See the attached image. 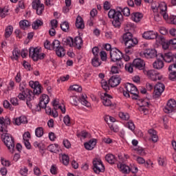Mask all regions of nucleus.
<instances>
[{
	"mask_svg": "<svg viewBox=\"0 0 176 176\" xmlns=\"http://www.w3.org/2000/svg\"><path fill=\"white\" fill-rule=\"evenodd\" d=\"M151 9L154 13H160L168 24L176 25V16L170 15L168 16V14L167 13V4H166L164 1L160 3L153 2L151 4Z\"/></svg>",
	"mask_w": 176,
	"mask_h": 176,
	"instance_id": "obj_1",
	"label": "nucleus"
},
{
	"mask_svg": "<svg viewBox=\"0 0 176 176\" xmlns=\"http://www.w3.org/2000/svg\"><path fill=\"white\" fill-rule=\"evenodd\" d=\"M124 88L126 91H129L130 94H131L132 100H141L140 111L143 112L144 115H147L148 108H149V105H151V104L146 100L140 99V96H138V89H137V87L133 85L132 83L127 82L125 85Z\"/></svg>",
	"mask_w": 176,
	"mask_h": 176,
	"instance_id": "obj_2",
	"label": "nucleus"
},
{
	"mask_svg": "<svg viewBox=\"0 0 176 176\" xmlns=\"http://www.w3.org/2000/svg\"><path fill=\"white\" fill-rule=\"evenodd\" d=\"M19 94L18 98L24 101L26 100V104L28 108H32V101H34V94L32 91L27 88V82L23 80L19 84Z\"/></svg>",
	"mask_w": 176,
	"mask_h": 176,
	"instance_id": "obj_3",
	"label": "nucleus"
},
{
	"mask_svg": "<svg viewBox=\"0 0 176 176\" xmlns=\"http://www.w3.org/2000/svg\"><path fill=\"white\" fill-rule=\"evenodd\" d=\"M108 17L109 19H113L112 25L113 27L120 28L122 21H123V14H122V12L111 9L108 12Z\"/></svg>",
	"mask_w": 176,
	"mask_h": 176,
	"instance_id": "obj_4",
	"label": "nucleus"
},
{
	"mask_svg": "<svg viewBox=\"0 0 176 176\" xmlns=\"http://www.w3.org/2000/svg\"><path fill=\"white\" fill-rule=\"evenodd\" d=\"M160 56L166 63H173V65L169 66L168 70L176 74V54H173L172 52H167L164 55L161 54Z\"/></svg>",
	"mask_w": 176,
	"mask_h": 176,
	"instance_id": "obj_5",
	"label": "nucleus"
},
{
	"mask_svg": "<svg viewBox=\"0 0 176 176\" xmlns=\"http://www.w3.org/2000/svg\"><path fill=\"white\" fill-rule=\"evenodd\" d=\"M1 139L7 146L8 151H10L11 153H14V139L12 135L3 132L1 134Z\"/></svg>",
	"mask_w": 176,
	"mask_h": 176,
	"instance_id": "obj_6",
	"label": "nucleus"
},
{
	"mask_svg": "<svg viewBox=\"0 0 176 176\" xmlns=\"http://www.w3.org/2000/svg\"><path fill=\"white\" fill-rule=\"evenodd\" d=\"M41 48L30 47L29 49V56L34 61L43 60L46 56L45 53L41 52Z\"/></svg>",
	"mask_w": 176,
	"mask_h": 176,
	"instance_id": "obj_7",
	"label": "nucleus"
},
{
	"mask_svg": "<svg viewBox=\"0 0 176 176\" xmlns=\"http://www.w3.org/2000/svg\"><path fill=\"white\" fill-rule=\"evenodd\" d=\"M87 98V96L85 94H82L80 98L76 96H72L71 103L72 105L78 107V103L80 102L82 105H85V107H90V103L87 102V100H86Z\"/></svg>",
	"mask_w": 176,
	"mask_h": 176,
	"instance_id": "obj_8",
	"label": "nucleus"
},
{
	"mask_svg": "<svg viewBox=\"0 0 176 176\" xmlns=\"http://www.w3.org/2000/svg\"><path fill=\"white\" fill-rule=\"evenodd\" d=\"M93 170L95 174H100V173H104L105 171V166L100 159L95 158L93 160Z\"/></svg>",
	"mask_w": 176,
	"mask_h": 176,
	"instance_id": "obj_9",
	"label": "nucleus"
},
{
	"mask_svg": "<svg viewBox=\"0 0 176 176\" xmlns=\"http://www.w3.org/2000/svg\"><path fill=\"white\" fill-rule=\"evenodd\" d=\"M29 86L32 89H34L32 94L34 100H35V98H36V96H39V94L42 93V86L41 85V84H39V82H35L33 80L29 82Z\"/></svg>",
	"mask_w": 176,
	"mask_h": 176,
	"instance_id": "obj_10",
	"label": "nucleus"
},
{
	"mask_svg": "<svg viewBox=\"0 0 176 176\" xmlns=\"http://www.w3.org/2000/svg\"><path fill=\"white\" fill-rule=\"evenodd\" d=\"M123 57V54L119 50L116 48H112L110 51V58L111 61L113 63H118L122 61V58Z\"/></svg>",
	"mask_w": 176,
	"mask_h": 176,
	"instance_id": "obj_11",
	"label": "nucleus"
},
{
	"mask_svg": "<svg viewBox=\"0 0 176 176\" xmlns=\"http://www.w3.org/2000/svg\"><path fill=\"white\" fill-rule=\"evenodd\" d=\"M32 7L36 10L38 16H41L43 10H45V5L41 3V0H34L32 3Z\"/></svg>",
	"mask_w": 176,
	"mask_h": 176,
	"instance_id": "obj_12",
	"label": "nucleus"
},
{
	"mask_svg": "<svg viewBox=\"0 0 176 176\" xmlns=\"http://www.w3.org/2000/svg\"><path fill=\"white\" fill-rule=\"evenodd\" d=\"M140 56L143 58H154L157 56V52L155 49H147L141 52Z\"/></svg>",
	"mask_w": 176,
	"mask_h": 176,
	"instance_id": "obj_13",
	"label": "nucleus"
},
{
	"mask_svg": "<svg viewBox=\"0 0 176 176\" xmlns=\"http://www.w3.org/2000/svg\"><path fill=\"white\" fill-rule=\"evenodd\" d=\"M49 101H50V98H49V96L46 94H43L40 97V102L38 103V107L36 109V111H41V109H46L47 104H49Z\"/></svg>",
	"mask_w": 176,
	"mask_h": 176,
	"instance_id": "obj_14",
	"label": "nucleus"
},
{
	"mask_svg": "<svg viewBox=\"0 0 176 176\" xmlns=\"http://www.w3.org/2000/svg\"><path fill=\"white\" fill-rule=\"evenodd\" d=\"M147 75L151 80H163V76L156 70H149L147 72Z\"/></svg>",
	"mask_w": 176,
	"mask_h": 176,
	"instance_id": "obj_15",
	"label": "nucleus"
},
{
	"mask_svg": "<svg viewBox=\"0 0 176 176\" xmlns=\"http://www.w3.org/2000/svg\"><path fill=\"white\" fill-rule=\"evenodd\" d=\"M10 124V119L9 118H3L0 117V131L1 133H6V129L8 126Z\"/></svg>",
	"mask_w": 176,
	"mask_h": 176,
	"instance_id": "obj_16",
	"label": "nucleus"
},
{
	"mask_svg": "<svg viewBox=\"0 0 176 176\" xmlns=\"http://www.w3.org/2000/svg\"><path fill=\"white\" fill-rule=\"evenodd\" d=\"M166 89V86H164V84L162 82H158L156 84V85L154 87V96L155 98H157V97H160L162 96V93L164 91V89Z\"/></svg>",
	"mask_w": 176,
	"mask_h": 176,
	"instance_id": "obj_17",
	"label": "nucleus"
},
{
	"mask_svg": "<svg viewBox=\"0 0 176 176\" xmlns=\"http://www.w3.org/2000/svg\"><path fill=\"white\" fill-rule=\"evenodd\" d=\"M176 107V102L175 100L170 99L167 102V104L164 108V112L165 113H171L174 109H175Z\"/></svg>",
	"mask_w": 176,
	"mask_h": 176,
	"instance_id": "obj_18",
	"label": "nucleus"
},
{
	"mask_svg": "<svg viewBox=\"0 0 176 176\" xmlns=\"http://www.w3.org/2000/svg\"><path fill=\"white\" fill-rule=\"evenodd\" d=\"M100 98L102 100V104L104 107H111L112 105V102L111 101L112 97L111 95L104 93L101 94Z\"/></svg>",
	"mask_w": 176,
	"mask_h": 176,
	"instance_id": "obj_19",
	"label": "nucleus"
},
{
	"mask_svg": "<svg viewBox=\"0 0 176 176\" xmlns=\"http://www.w3.org/2000/svg\"><path fill=\"white\" fill-rule=\"evenodd\" d=\"M121 80L120 76L114 75L109 80V85L111 87H116V86L120 84Z\"/></svg>",
	"mask_w": 176,
	"mask_h": 176,
	"instance_id": "obj_20",
	"label": "nucleus"
},
{
	"mask_svg": "<svg viewBox=\"0 0 176 176\" xmlns=\"http://www.w3.org/2000/svg\"><path fill=\"white\" fill-rule=\"evenodd\" d=\"M133 67L138 69H144L145 68V61L140 58H136L133 62Z\"/></svg>",
	"mask_w": 176,
	"mask_h": 176,
	"instance_id": "obj_21",
	"label": "nucleus"
},
{
	"mask_svg": "<svg viewBox=\"0 0 176 176\" xmlns=\"http://www.w3.org/2000/svg\"><path fill=\"white\" fill-rule=\"evenodd\" d=\"M83 45V40L81 38L80 36L75 37L74 40L73 39L72 41V46L76 47V49H78L80 50L82 49V46Z\"/></svg>",
	"mask_w": 176,
	"mask_h": 176,
	"instance_id": "obj_22",
	"label": "nucleus"
},
{
	"mask_svg": "<svg viewBox=\"0 0 176 176\" xmlns=\"http://www.w3.org/2000/svg\"><path fill=\"white\" fill-rule=\"evenodd\" d=\"M97 144V140L96 139H91L89 142H85L84 144V146L85 149H87V151H91L92 149H94V146Z\"/></svg>",
	"mask_w": 176,
	"mask_h": 176,
	"instance_id": "obj_23",
	"label": "nucleus"
},
{
	"mask_svg": "<svg viewBox=\"0 0 176 176\" xmlns=\"http://www.w3.org/2000/svg\"><path fill=\"white\" fill-rule=\"evenodd\" d=\"M142 38L151 41L156 38V32L153 31H147L144 32L142 34Z\"/></svg>",
	"mask_w": 176,
	"mask_h": 176,
	"instance_id": "obj_24",
	"label": "nucleus"
},
{
	"mask_svg": "<svg viewBox=\"0 0 176 176\" xmlns=\"http://www.w3.org/2000/svg\"><path fill=\"white\" fill-rule=\"evenodd\" d=\"M123 62L122 60H119L116 63V65L111 67V74H119V70L120 69V68H123Z\"/></svg>",
	"mask_w": 176,
	"mask_h": 176,
	"instance_id": "obj_25",
	"label": "nucleus"
},
{
	"mask_svg": "<svg viewBox=\"0 0 176 176\" xmlns=\"http://www.w3.org/2000/svg\"><path fill=\"white\" fill-rule=\"evenodd\" d=\"M148 134L150 135V140L153 142H157L159 141V136H157V132L154 129H149Z\"/></svg>",
	"mask_w": 176,
	"mask_h": 176,
	"instance_id": "obj_26",
	"label": "nucleus"
},
{
	"mask_svg": "<svg viewBox=\"0 0 176 176\" xmlns=\"http://www.w3.org/2000/svg\"><path fill=\"white\" fill-rule=\"evenodd\" d=\"M138 43V40L135 38H131L130 40H128L124 42L126 47H134L135 45Z\"/></svg>",
	"mask_w": 176,
	"mask_h": 176,
	"instance_id": "obj_27",
	"label": "nucleus"
},
{
	"mask_svg": "<svg viewBox=\"0 0 176 176\" xmlns=\"http://www.w3.org/2000/svg\"><path fill=\"white\" fill-rule=\"evenodd\" d=\"M118 168L122 174H129L130 173V166L124 164H120L118 165Z\"/></svg>",
	"mask_w": 176,
	"mask_h": 176,
	"instance_id": "obj_28",
	"label": "nucleus"
},
{
	"mask_svg": "<svg viewBox=\"0 0 176 176\" xmlns=\"http://www.w3.org/2000/svg\"><path fill=\"white\" fill-rule=\"evenodd\" d=\"M97 9H92L90 12V19L89 21V25H90V27L93 26L94 24V17H96V16H97Z\"/></svg>",
	"mask_w": 176,
	"mask_h": 176,
	"instance_id": "obj_29",
	"label": "nucleus"
},
{
	"mask_svg": "<svg viewBox=\"0 0 176 176\" xmlns=\"http://www.w3.org/2000/svg\"><path fill=\"white\" fill-rule=\"evenodd\" d=\"M142 17V13L140 12H133L131 14V19L133 20V21H135V23H138L139 21H141Z\"/></svg>",
	"mask_w": 176,
	"mask_h": 176,
	"instance_id": "obj_30",
	"label": "nucleus"
},
{
	"mask_svg": "<svg viewBox=\"0 0 176 176\" xmlns=\"http://www.w3.org/2000/svg\"><path fill=\"white\" fill-rule=\"evenodd\" d=\"M105 160L110 164H115L118 160V157L115 155H106Z\"/></svg>",
	"mask_w": 176,
	"mask_h": 176,
	"instance_id": "obj_31",
	"label": "nucleus"
},
{
	"mask_svg": "<svg viewBox=\"0 0 176 176\" xmlns=\"http://www.w3.org/2000/svg\"><path fill=\"white\" fill-rule=\"evenodd\" d=\"M76 28L82 30L85 28V23H83V19L80 16H78L76 20Z\"/></svg>",
	"mask_w": 176,
	"mask_h": 176,
	"instance_id": "obj_32",
	"label": "nucleus"
},
{
	"mask_svg": "<svg viewBox=\"0 0 176 176\" xmlns=\"http://www.w3.org/2000/svg\"><path fill=\"white\" fill-rule=\"evenodd\" d=\"M153 66L155 69H162L164 67V63L162 59H158L153 63Z\"/></svg>",
	"mask_w": 176,
	"mask_h": 176,
	"instance_id": "obj_33",
	"label": "nucleus"
},
{
	"mask_svg": "<svg viewBox=\"0 0 176 176\" xmlns=\"http://www.w3.org/2000/svg\"><path fill=\"white\" fill-rule=\"evenodd\" d=\"M28 120H27V117L24 116H21V117L15 119V124L17 126H20V124H25Z\"/></svg>",
	"mask_w": 176,
	"mask_h": 176,
	"instance_id": "obj_34",
	"label": "nucleus"
},
{
	"mask_svg": "<svg viewBox=\"0 0 176 176\" xmlns=\"http://www.w3.org/2000/svg\"><path fill=\"white\" fill-rule=\"evenodd\" d=\"M91 65L93 67H100V65H101V60L100 59V56H96L92 58Z\"/></svg>",
	"mask_w": 176,
	"mask_h": 176,
	"instance_id": "obj_35",
	"label": "nucleus"
},
{
	"mask_svg": "<svg viewBox=\"0 0 176 176\" xmlns=\"http://www.w3.org/2000/svg\"><path fill=\"white\" fill-rule=\"evenodd\" d=\"M12 34H13V26L12 25L7 26L5 30V34H4L5 38L6 39H8V38H10V36L12 35Z\"/></svg>",
	"mask_w": 176,
	"mask_h": 176,
	"instance_id": "obj_36",
	"label": "nucleus"
},
{
	"mask_svg": "<svg viewBox=\"0 0 176 176\" xmlns=\"http://www.w3.org/2000/svg\"><path fill=\"white\" fill-rule=\"evenodd\" d=\"M41 25H43V21H42L41 19H36L32 23V28L33 30H38V28H41Z\"/></svg>",
	"mask_w": 176,
	"mask_h": 176,
	"instance_id": "obj_37",
	"label": "nucleus"
},
{
	"mask_svg": "<svg viewBox=\"0 0 176 176\" xmlns=\"http://www.w3.org/2000/svg\"><path fill=\"white\" fill-rule=\"evenodd\" d=\"M52 105L54 109H60L62 113H65V107H63V106L60 105L56 100L52 102Z\"/></svg>",
	"mask_w": 176,
	"mask_h": 176,
	"instance_id": "obj_38",
	"label": "nucleus"
},
{
	"mask_svg": "<svg viewBox=\"0 0 176 176\" xmlns=\"http://www.w3.org/2000/svg\"><path fill=\"white\" fill-rule=\"evenodd\" d=\"M72 42L73 38L71 37L64 38L62 41V43L64 46H70V47H72Z\"/></svg>",
	"mask_w": 176,
	"mask_h": 176,
	"instance_id": "obj_39",
	"label": "nucleus"
},
{
	"mask_svg": "<svg viewBox=\"0 0 176 176\" xmlns=\"http://www.w3.org/2000/svg\"><path fill=\"white\" fill-rule=\"evenodd\" d=\"M59 159L65 166H68L69 163V157L68 155H60Z\"/></svg>",
	"mask_w": 176,
	"mask_h": 176,
	"instance_id": "obj_40",
	"label": "nucleus"
},
{
	"mask_svg": "<svg viewBox=\"0 0 176 176\" xmlns=\"http://www.w3.org/2000/svg\"><path fill=\"white\" fill-rule=\"evenodd\" d=\"M55 52L58 57H64L65 56V50L63 47L56 49Z\"/></svg>",
	"mask_w": 176,
	"mask_h": 176,
	"instance_id": "obj_41",
	"label": "nucleus"
},
{
	"mask_svg": "<svg viewBox=\"0 0 176 176\" xmlns=\"http://www.w3.org/2000/svg\"><path fill=\"white\" fill-rule=\"evenodd\" d=\"M19 25L22 30H27V28L30 27V21H28V20L21 21L19 22Z\"/></svg>",
	"mask_w": 176,
	"mask_h": 176,
	"instance_id": "obj_42",
	"label": "nucleus"
},
{
	"mask_svg": "<svg viewBox=\"0 0 176 176\" xmlns=\"http://www.w3.org/2000/svg\"><path fill=\"white\" fill-rule=\"evenodd\" d=\"M20 57V51L17 49H14L12 51V56H10L11 60H19V58Z\"/></svg>",
	"mask_w": 176,
	"mask_h": 176,
	"instance_id": "obj_43",
	"label": "nucleus"
},
{
	"mask_svg": "<svg viewBox=\"0 0 176 176\" xmlns=\"http://www.w3.org/2000/svg\"><path fill=\"white\" fill-rule=\"evenodd\" d=\"M109 127L111 131H113V133H118L119 132V125L115 123H108Z\"/></svg>",
	"mask_w": 176,
	"mask_h": 176,
	"instance_id": "obj_44",
	"label": "nucleus"
},
{
	"mask_svg": "<svg viewBox=\"0 0 176 176\" xmlns=\"http://www.w3.org/2000/svg\"><path fill=\"white\" fill-rule=\"evenodd\" d=\"M48 151L52 152V153H57V152H58V145H57V144H50L48 146Z\"/></svg>",
	"mask_w": 176,
	"mask_h": 176,
	"instance_id": "obj_45",
	"label": "nucleus"
},
{
	"mask_svg": "<svg viewBox=\"0 0 176 176\" xmlns=\"http://www.w3.org/2000/svg\"><path fill=\"white\" fill-rule=\"evenodd\" d=\"M60 28L64 32H68L69 31V23L67 21L63 22L60 24Z\"/></svg>",
	"mask_w": 176,
	"mask_h": 176,
	"instance_id": "obj_46",
	"label": "nucleus"
},
{
	"mask_svg": "<svg viewBox=\"0 0 176 176\" xmlns=\"http://www.w3.org/2000/svg\"><path fill=\"white\" fill-rule=\"evenodd\" d=\"M101 86L103 90L105 91H108L109 90V82H107V80L102 79L100 82Z\"/></svg>",
	"mask_w": 176,
	"mask_h": 176,
	"instance_id": "obj_47",
	"label": "nucleus"
},
{
	"mask_svg": "<svg viewBox=\"0 0 176 176\" xmlns=\"http://www.w3.org/2000/svg\"><path fill=\"white\" fill-rule=\"evenodd\" d=\"M133 38V34L131 32H126L122 36V39L124 42H126L127 41H129L130 39H132Z\"/></svg>",
	"mask_w": 176,
	"mask_h": 176,
	"instance_id": "obj_48",
	"label": "nucleus"
},
{
	"mask_svg": "<svg viewBox=\"0 0 176 176\" xmlns=\"http://www.w3.org/2000/svg\"><path fill=\"white\" fill-rule=\"evenodd\" d=\"M60 47H62L60 45V41L58 40H54L52 43V50H56V49H60Z\"/></svg>",
	"mask_w": 176,
	"mask_h": 176,
	"instance_id": "obj_49",
	"label": "nucleus"
},
{
	"mask_svg": "<svg viewBox=\"0 0 176 176\" xmlns=\"http://www.w3.org/2000/svg\"><path fill=\"white\" fill-rule=\"evenodd\" d=\"M118 115L119 118H120V119L122 120H129V119H130V115H129L127 113L120 112Z\"/></svg>",
	"mask_w": 176,
	"mask_h": 176,
	"instance_id": "obj_50",
	"label": "nucleus"
},
{
	"mask_svg": "<svg viewBox=\"0 0 176 176\" xmlns=\"http://www.w3.org/2000/svg\"><path fill=\"white\" fill-rule=\"evenodd\" d=\"M35 134H36V136H37L38 138H41V137L43 135V128L38 127L37 129H36Z\"/></svg>",
	"mask_w": 176,
	"mask_h": 176,
	"instance_id": "obj_51",
	"label": "nucleus"
},
{
	"mask_svg": "<svg viewBox=\"0 0 176 176\" xmlns=\"http://www.w3.org/2000/svg\"><path fill=\"white\" fill-rule=\"evenodd\" d=\"M88 136L89 133L85 131H82L77 133V137H78V138H80L81 140L82 138V140H85V138H87Z\"/></svg>",
	"mask_w": 176,
	"mask_h": 176,
	"instance_id": "obj_52",
	"label": "nucleus"
},
{
	"mask_svg": "<svg viewBox=\"0 0 176 176\" xmlns=\"http://www.w3.org/2000/svg\"><path fill=\"white\" fill-rule=\"evenodd\" d=\"M19 174L21 176H27L28 175V168L25 166L22 167L20 170H19Z\"/></svg>",
	"mask_w": 176,
	"mask_h": 176,
	"instance_id": "obj_53",
	"label": "nucleus"
},
{
	"mask_svg": "<svg viewBox=\"0 0 176 176\" xmlns=\"http://www.w3.org/2000/svg\"><path fill=\"white\" fill-rule=\"evenodd\" d=\"M135 151H136L137 153H138L139 155H146V150H145L142 147H136L135 148Z\"/></svg>",
	"mask_w": 176,
	"mask_h": 176,
	"instance_id": "obj_54",
	"label": "nucleus"
},
{
	"mask_svg": "<svg viewBox=\"0 0 176 176\" xmlns=\"http://www.w3.org/2000/svg\"><path fill=\"white\" fill-rule=\"evenodd\" d=\"M69 89L72 90V91L80 92L82 90V88L78 85H71L69 87Z\"/></svg>",
	"mask_w": 176,
	"mask_h": 176,
	"instance_id": "obj_55",
	"label": "nucleus"
},
{
	"mask_svg": "<svg viewBox=\"0 0 176 176\" xmlns=\"http://www.w3.org/2000/svg\"><path fill=\"white\" fill-rule=\"evenodd\" d=\"M9 10L6 9V8H0V15L2 19H5L6 17V13H8Z\"/></svg>",
	"mask_w": 176,
	"mask_h": 176,
	"instance_id": "obj_56",
	"label": "nucleus"
},
{
	"mask_svg": "<svg viewBox=\"0 0 176 176\" xmlns=\"http://www.w3.org/2000/svg\"><path fill=\"white\" fill-rule=\"evenodd\" d=\"M120 10L121 12H122L124 16H126V17L130 16V8L125 7L123 9L120 8Z\"/></svg>",
	"mask_w": 176,
	"mask_h": 176,
	"instance_id": "obj_57",
	"label": "nucleus"
},
{
	"mask_svg": "<svg viewBox=\"0 0 176 176\" xmlns=\"http://www.w3.org/2000/svg\"><path fill=\"white\" fill-rule=\"evenodd\" d=\"M155 39H156L157 43H160V45H162V43L164 42V36L157 35V32H156V38Z\"/></svg>",
	"mask_w": 176,
	"mask_h": 176,
	"instance_id": "obj_58",
	"label": "nucleus"
},
{
	"mask_svg": "<svg viewBox=\"0 0 176 176\" xmlns=\"http://www.w3.org/2000/svg\"><path fill=\"white\" fill-rule=\"evenodd\" d=\"M3 107L7 109H10V111H13L14 109V108L12 107V104H10V103H9V101L8 100H4Z\"/></svg>",
	"mask_w": 176,
	"mask_h": 176,
	"instance_id": "obj_59",
	"label": "nucleus"
},
{
	"mask_svg": "<svg viewBox=\"0 0 176 176\" xmlns=\"http://www.w3.org/2000/svg\"><path fill=\"white\" fill-rule=\"evenodd\" d=\"M99 55H100V59L102 61H107L108 57L107 56V52L105 51H101L99 53Z\"/></svg>",
	"mask_w": 176,
	"mask_h": 176,
	"instance_id": "obj_60",
	"label": "nucleus"
},
{
	"mask_svg": "<svg viewBox=\"0 0 176 176\" xmlns=\"http://www.w3.org/2000/svg\"><path fill=\"white\" fill-rule=\"evenodd\" d=\"M63 122L66 126H69L71 124V118H69V116H65L63 118Z\"/></svg>",
	"mask_w": 176,
	"mask_h": 176,
	"instance_id": "obj_61",
	"label": "nucleus"
},
{
	"mask_svg": "<svg viewBox=\"0 0 176 176\" xmlns=\"http://www.w3.org/2000/svg\"><path fill=\"white\" fill-rule=\"evenodd\" d=\"M158 164L164 166L166 164V158L164 156H160L158 159Z\"/></svg>",
	"mask_w": 176,
	"mask_h": 176,
	"instance_id": "obj_62",
	"label": "nucleus"
},
{
	"mask_svg": "<svg viewBox=\"0 0 176 176\" xmlns=\"http://www.w3.org/2000/svg\"><path fill=\"white\" fill-rule=\"evenodd\" d=\"M44 47L47 50H52V44H50V41H49L48 40H46L44 42Z\"/></svg>",
	"mask_w": 176,
	"mask_h": 176,
	"instance_id": "obj_63",
	"label": "nucleus"
},
{
	"mask_svg": "<svg viewBox=\"0 0 176 176\" xmlns=\"http://www.w3.org/2000/svg\"><path fill=\"white\" fill-rule=\"evenodd\" d=\"M10 102L14 107H17V105H19V99L17 98H12Z\"/></svg>",
	"mask_w": 176,
	"mask_h": 176,
	"instance_id": "obj_64",
	"label": "nucleus"
}]
</instances>
